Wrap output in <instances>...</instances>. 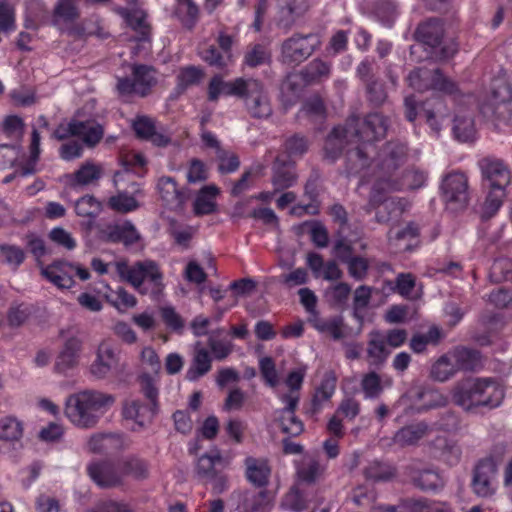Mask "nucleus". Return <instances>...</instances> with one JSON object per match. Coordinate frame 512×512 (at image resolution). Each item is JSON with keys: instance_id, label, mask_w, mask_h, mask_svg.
Masks as SVG:
<instances>
[{"instance_id": "nucleus-7", "label": "nucleus", "mask_w": 512, "mask_h": 512, "mask_svg": "<svg viewBox=\"0 0 512 512\" xmlns=\"http://www.w3.org/2000/svg\"><path fill=\"white\" fill-rule=\"evenodd\" d=\"M389 190L392 189L381 181L375 182L367 204V212L375 210V219L380 224L399 222L406 208V200L399 197H389L387 195Z\"/></svg>"}, {"instance_id": "nucleus-48", "label": "nucleus", "mask_w": 512, "mask_h": 512, "mask_svg": "<svg viewBox=\"0 0 512 512\" xmlns=\"http://www.w3.org/2000/svg\"><path fill=\"white\" fill-rule=\"evenodd\" d=\"M123 414L125 418L133 419L139 426H143L152 418L154 411L152 408L140 405L135 400H129L124 405Z\"/></svg>"}, {"instance_id": "nucleus-26", "label": "nucleus", "mask_w": 512, "mask_h": 512, "mask_svg": "<svg viewBox=\"0 0 512 512\" xmlns=\"http://www.w3.org/2000/svg\"><path fill=\"white\" fill-rule=\"evenodd\" d=\"M24 435V423L13 415L0 418V441L10 446H16Z\"/></svg>"}, {"instance_id": "nucleus-42", "label": "nucleus", "mask_w": 512, "mask_h": 512, "mask_svg": "<svg viewBox=\"0 0 512 512\" xmlns=\"http://www.w3.org/2000/svg\"><path fill=\"white\" fill-rule=\"evenodd\" d=\"M200 58L210 67L224 70L233 60L216 45H210L199 52Z\"/></svg>"}, {"instance_id": "nucleus-19", "label": "nucleus", "mask_w": 512, "mask_h": 512, "mask_svg": "<svg viewBox=\"0 0 512 512\" xmlns=\"http://www.w3.org/2000/svg\"><path fill=\"white\" fill-rule=\"evenodd\" d=\"M255 85H251L246 90L244 100L249 114L254 118H267L272 113V108L263 84L257 80H251Z\"/></svg>"}, {"instance_id": "nucleus-32", "label": "nucleus", "mask_w": 512, "mask_h": 512, "mask_svg": "<svg viewBox=\"0 0 512 512\" xmlns=\"http://www.w3.org/2000/svg\"><path fill=\"white\" fill-rule=\"evenodd\" d=\"M270 62L271 51L269 47L263 43L250 44L243 56V65L249 68H257L269 64Z\"/></svg>"}, {"instance_id": "nucleus-53", "label": "nucleus", "mask_w": 512, "mask_h": 512, "mask_svg": "<svg viewBox=\"0 0 512 512\" xmlns=\"http://www.w3.org/2000/svg\"><path fill=\"white\" fill-rule=\"evenodd\" d=\"M351 294V286L347 282H338L326 290L328 301L335 307L344 308Z\"/></svg>"}, {"instance_id": "nucleus-39", "label": "nucleus", "mask_w": 512, "mask_h": 512, "mask_svg": "<svg viewBox=\"0 0 512 512\" xmlns=\"http://www.w3.org/2000/svg\"><path fill=\"white\" fill-rule=\"evenodd\" d=\"M428 426L424 423H417L400 429L394 435V443L400 446L412 445L426 436Z\"/></svg>"}, {"instance_id": "nucleus-8", "label": "nucleus", "mask_w": 512, "mask_h": 512, "mask_svg": "<svg viewBox=\"0 0 512 512\" xmlns=\"http://www.w3.org/2000/svg\"><path fill=\"white\" fill-rule=\"evenodd\" d=\"M321 45L318 34L295 33L283 41L280 62L289 67H296L306 61Z\"/></svg>"}, {"instance_id": "nucleus-64", "label": "nucleus", "mask_w": 512, "mask_h": 512, "mask_svg": "<svg viewBox=\"0 0 512 512\" xmlns=\"http://www.w3.org/2000/svg\"><path fill=\"white\" fill-rule=\"evenodd\" d=\"M308 85L309 84L304 82V77L301 75V71H299L290 73L286 76L282 83L281 90L283 93H291L293 97H299L303 88Z\"/></svg>"}, {"instance_id": "nucleus-33", "label": "nucleus", "mask_w": 512, "mask_h": 512, "mask_svg": "<svg viewBox=\"0 0 512 512\" xmlns=\"http://www.w3.org/2000/svg\"><path fill=\"white\" fill-rule=\"evenodd\" d=\"M452 131L454 137L460 142L474 141L476 138L474 119L470 115L456 114L453 120Z\"/></svg>"}, {"instance_id": "nucleus-12", "label": "nucleus", "mask_w": 512, "mask_h": 512, "mask_svg": "<svg viewBox=\"0 0 512 512\" xmlns=\"http://www.w3.org/2000/svg\"><path fill=\"white\" fill-rule=\"evenodd\" d=\"M97 237L104 243L132 246L140 240V234L130 220L113 221L97 225Z\"/></svg>"}, {"instance_id": "nucleus-5", "label": "nucleus", "mask_w": 512, "mask_h": 512, "mask_svg": "<svg viewBox=\"0 0 512 512\" xmlns=\"http://www.w3.org/2000/svg\"><path fill=\"white\" fill-rule=\"evenodd\" d=\"M117 272L140 293H150L155 300L163 292V274L158 264L152 260L138 261L131 266L125 262H118Z\"/></svg>"}, {"instance_id": "nucleus-46", "label": "nucleus", "mask_w": 512, "mask_h": 512, "mask_svg": "<svg viewBox=\"0 0 512 512\" xmlns=\"http://www.w3.org/2000/svg\"><path fill=\"white\" fill-rule=\"evenodd\" d=\"M457 373L455 363L452 361L449 352L441 356L431 367V377L439 382L450 379Z\"/></svg>"}, {"instance_id": "nucleus-51", "label": "nucleus", "mask_w": 512, "mask_h": 512, "mask_svg": "<svg viewBox=\"0 0 512 512\" xmlns=\"http://www.w3.org/2000/svg\"><path fill=\"white\" fill-rule=\"evenodd\" d=\"M444 337L442 331L433 326L426 334H417L413 336L410 342L411 349L416 353H421L427 345H436Z\"/></svg>"}, {"instance_id": "nucleus-17", "label": "nucleus", "mask_w": 512, "mask_h": 512, "mask_svg": "<svg viewBox=\"0 0 512 512\" xmlns=\"http://www.w3.org/2000/svg\"><path fill=\"white\" fill-rule=\"evenodd\" d=\"M444 25L443 19L439 17L427 18L418 24L414 39L431 49L439 48L445 35Z\"/></svg>"}, {"instance_id": "nucleus-36", "label": "nucleus", "mask_w": 512, "mask_h": 512, "mask_svg": "<svg viewBox=\"0 0 512 512\" xmlns=\"http://www.w3.org/2000/svg\"><path fill=\"white\" fill-rule=\"evenodd\" d=\"M363 392L367 398L378 397L386 387L392 385L391 377L380 376L375 372L366 374L361 382Z\"/></svg>"}, {"instance_id": "nucleus-62", "label": "nucleus", "mask_w": 512, "mask_h": 512, "mask_svg": "<svg viewBox=\"0 0 512 512\" xmlns=\"http://www.w3.org/2000/svg\"><path fill=\"white\" fill-rule=\"evenodd\" d=\"M326 113V108L324 105L323 100L318 97L314 96L309 99H307L303 105L301 110L299 111V117L306 116L309 118L312 117H319L324 118Z\"/></svg>"}, {"instance_id": "nucleus-59", "label": "nucleus", "mask_w": 512, "mask_h": 512, "mask_svg": "<svg viewBox=\"0 0 512 512\" xmlns=\"http://www.w3.org/2000/svg\"><path fill=\"white\" fill-rule=\"evenodd\" d=\"M326 470V466L315 461L308 459L305 464L298 467V477L305 482H313L318 479Z\"/></svg>"}, {"instance_id": "nucleus-3", "label": "nucleus", "mask_w": 512, "mask_h": 512, "mask_svg": "<svg viewBox=\"0 0 512 512\" xmlns=\"http://www.w3.org/2000/svg\"><path fill=\"white\" fill-rule=\"evenodd\" d=\"M482 119L496 130L512 133V86L503 78L492 80L478 104Z\"/></svg>"}, {"instance_id": "nucleus-29", "label": "nucleus", "mask_w": 512, "mask_h": 512, "mask_svg": "<svg viewBox=\"0 0 512 512\" xmlns=\"http://www.w3.org/2000/svg\"><path fill=\"white\" fill-rule=\"evenodd\" d=\"M239 512H263L270 507L272 498L267 492L259 493L243 492L239 494Z\"/></svg>"}, {"instance_id": "nucleus-38", "label": "nucleus", "mask_w": 512, "mask_h": 512, "mask_svg": "<svg viewBox=\"0 0 512 512\" xmlns=\"http://www.w3.org/2000/svg\"><path fill=\"white\" fill-rule=\"evenodd\" d=\"M306 84L320 82L323 78H328L331 72V65L321 59H314L300 70Z\"/></svg>"}, {"instance_id": "nucleus-31", "label": "nucleus", "mask_w": 512, "mask_h": 512, "mask_svg": "<svg viewBox=\"0 0 512 512\" xmlns=\"http://www.w3.org/2000/svg\"><path fill=\"white\" fill-rule=\"evenodd\" d=\"M391 353L381 332L370 334V340L367 347V355L371 365L383 364Z\"/></svg>"}, {"instance_id": "nucleus-1", "label": "nucleus", "mask_w": 512, "mask_h": 512, "mask_svg": "<svg viewBox=\"0 0 512 512\" xmlns=\"http://www.w3.org/2000/svg\"><path fill=\"white\" fill-rule=\"evenodd\" d=\"M389 127V119L382 113L367 114L362 121L351 115L344 126H337L328 135L324 150L325 156L335 161L342 153L344 141H354L357 146L346 153V172L349 176L360 175L374 163L376 181L388 188L399 189V182L392 177L406 162L408 145L399 140L387 142L376 151V143L382 140Z\"/></svg>"}, {"instance_id": "nucleus-11", "label": "nucleus", "mask_w": 512, "mask_h": 512, "mask_svg": "<svg viewBox=\"0 0 512 512\" xmlns=\"http://www.w3.org/2000/svg\"><path fill=\"white\" fill-rule=\"evenodd\" d=\"M498 463L492 458L481 460L475 467L472 491L481 498H490L498 490Z\"/></svg>"}, {"instance_id": "nucleus-28", "label": "nucleus", "mask_w": 512, "mask_h": 512, "mask_svg": "<svg viewBox=\"0 0 512 512\" xmlns=\"http://www.w3.org/2000/svg\"><path fill=\"white\" fill-rule=\"evenodd\" d=\"M205 77L201 66L186 65L179 68L176 76V91L179 94L186 92L190 87L199 85Z\"/></svg>"}, {"instance_id": "nucleus-44", "label": "nucleus", "mask_w": 512, "mask_h": 512, "mask_svg": "<svg viewBox=\"0 0 512 512\" xmlns=\"http://www.w3.org/2000/svg\"><path fill=\"white\" fill-rule=\"evenodd\" d=\"M211 369V358L204 348H197L192 364L187 371V378L190 381L197 380Z\"/></svg>"}, {"instance_id": "nucleus-6", "label": "nucleus", "mask_w": 512, "mask_h": 512, "mask_svg": "<svg viewBox=\"0 0 512 512\" xmlns=\"http://www.w3.org/2000/svg\"><path fill=\"white\" fill-rule=\"evenodd\" d=\"M92 480L100 487L115 486L127 475L136 479L145 478L148 474L147 465L139 459H131L118 464L93 463L88 467Z\"/></svg>"}, {"instance_id": "nucleus-27", "label": "nucleus", "mask_w": 512, "mask_h": 512, "mask_svg": "<svg viewBox=\"0 0 512 512\" xmlns=\"http://www.w3.org/2000/svg\"><path fill=\"white\" fill-rule=\"evenodd\" d=\"M72 266L65 262H54L43 269V276L61 289H68L74 285V279L70 274Z\"/></svg>"}, {"instance_id": "nucleus-35", "label": "nucleus", "mask_w": 512, "mask_h": 512, "mask_svg": "<svg viewBox=\"0 0 512 512\" xmlns=\"http://www.w3.org/2000/svg\"><path fill=\"white\" fill-rule=\"evenodd\" d=\"M103 210V204L93 195H84L79 198L75 203V212L77 216L88 218L89 226H91L95 219Z\"/></svg>"}, {"instance_id": "nucleus-61", "label": "nucleus", "mask_w": 512, "mask_h": 512, "mask_svg": "<svg viewBox=\"0 0 512 512\" xmlns=\"http://www.w3.org/2000/svg\"><path fill=\"white\" fill-rule=\"evenodd\" d=\"M251 80L252 78L245 79L243 77H238L231 81L224 80V96L244 98L246 90L251 87V85H255Z\"/></svg>"}, {"instance_id": "nucleus-34", "label": "nucleus", "mask_w": 512, "mask_h": 512, "mask_svg": "<svg viewBox=\"0 0 512 512\" xmlns=\"http://www.w3.org/2000/svg\"><path fill=\"white\" fill-rule=\"evenodd\" d=\"M153 71L151 67L144 64H138L133 67L132 76L137 88V95L145 97L150 93L156 83Z\"/></svg>"}, {"instance_id": "nucleus-20", "label": "nucleus", "mask_w": 512, "mask_h": 512, "mask_svg": "<svg viewBox=\"0 0 512 512\" xmlns=\"http://www.w3.org/2000/svg\"><path fill=\"white\" fill-rule=\"evenodd\" d=\"M281 399L285 407L276 413V421L284 433L297 436L303 431V424L294 413L299 397L283 395Z\"/></svg>"}, {"instance_id": "nucleus-45", "label": "nucleus", "mask_w": 512, "mask_h": 512, "mask_svg": "<svg viewBox=\"0 0 512 512\" xmlns=\"http://www.w3.org/2000/svg\"><path fill=\"white\" fill-rule=\"evenodd\" d=\"M452 361L455 363L457 371L472 370L479 363V354L476 351L467 348H456L449 352Z\"/></svg>"}, {"instance_id": "nucleus-2", "label": "nucleus", "mask_w": 512, "mask_h": 512, "mask_svg": "<svg viewBox=\"0 0 512 512\" xmlns=\"http://www.w3.org/2000/svg\"><path fill=\"white\" fill-rule=\"evenodd\" d=\"M504 396L503 386L492 378H465L458 381L451 391L452 401L467 412L496 408Z\"/></svg>"}, {"instance_id": "nucleus-60", "label": "nucleus", "mask_w": 512, "mask_h": 512, "mask_svg": "<svg viewBox=\"0 0 512 512\" xmlns=\"http://www.w3.org/2000/svg\"><path fill=\"white\" fill-rule=\"evenodd\" d=\"M430 87L435 91L443 92L448 95H455L458 92L457 85L444 76L440 69H436L433 72Z\"/></svg>"}, {"instance_id": "nucleus-23", "label": "nucleus", "mask_w": 512, "mask_h": 512, "mask_svg": "<svg viewBox=\"0 0 512 512\" xmlns=\"http://www.w3.org/2000/svg\"><path fill=\"white\" fill-rule=\"evenodd\" d=\"M297 181V174L295 167L285 161L277 158L272 167L271 183L275 188V192H281L289 189L295 185Z\"/></svg>"}, {"instance_id": "nucleus-57", "label": "nucleus", "mask_w": 512, "mask_h": 512, "mask_svg": "<svg viewBox=\"0 0 512 512\" xmlns=\"http://www.w3.org/2000/svg\"><path fill=\"white\" fill-rule=\"evenodd\" d=\"M132 129L137 138L148 140L155 135V122L152 118L141 115L137 116L132 122Z\"/></svg>"}, {"instance_id": "nucleus-50", "label": "nucleus", "mask_w": 512, "mask_h": 512, "mask_svg": "<svg viewBox=\"0 0 512 512\" xmlns=\"http://www.w3.org/2000/svg\"><path fill=\"white\" fill-rule=\"evenodd\" d=\"M259 369L266 385L279 392L281 377L276 369L275 363L270 357H262L259 360Z\"/></svg>"}, {"instance_id": "nucleus-25", "label": "nucleus", "mask_w": 512, "mask_h": 512, "mask_svg": "<svg viewBox=\"0 0 512 512\" xmlns=\"http://www.w3.org/2000/svg\"><path fill=\"white\" fill-rule=\"evenodd\" d=\"M103 176V168L101 165L86 161L79 169L68 176V182L71 187L87 186L94 184Z\"/></svg>"}, {"instance_id": "nucleus-63", "label": "nucleus", "mask_w": 512, "mask_h": 512, "mask_svg": "<svg viewBox=\"0 0 512 512\" xmlns=\"http://www.w3.org/2000/svg\"><path fill=\"white\" fill-rule=\"evenodd\" d=\"M209 346L216 359H223L231 352V345L223 337V332H213L209 335Z\"/></svg>"}, {"instance_id": "nucleus-49", "label": "nucleus", "mask_w": 512, "mask_h": 512, "mask_svg": "<svg viewBox=\"0 0 512 512\" xmlns=\"http://www.w3.org/2000/svg\"><path fill=\"white\" fill-rule=\"evenodd\" d=\"M106 299L121 312L133 308L137 303L136 297L122 287H118L116 290L110 289L106 294Z\"/></svg>"}, {"instance_id": "nucleus-52", "label": "nucleus", "mask_w": 512, "mask_h": 512, "mask_svg": "<svg viewBox=\"0 0 512 512\" xmlns=\"http://www.w3.org/2000/svg\"><path fill=\"white\" fill-rule=\"evenodd\" d=\"M313 327L334 340H342L352 336L346 328L345 322H312Z\"/></svg>"}, {"instance_id": "nucleus-54", "label": "nucleus", "mask_w": 512, "mask_h": 512, "mask_svg": "<svg viewBox=\"0 0 512 512\" xmlns=\"http://www.w3.org/2000/svg\"><path fill=\"white\" fill-rule=\"evenodd\" d=\"M348 275L355 281H364L369 273L370 261L367 257L356 255L346 264Z\"/></svg>"}, {"instance_id": "nucleus-9", "label": "nucleus", "mask_w": 512, "mask_h": 512, "mask_svg": "<svg viewBox=\"0 0 512 512\" xmlns=\"http://www.w3.org/2000/svg\"><path fill=\"white\" fill-rule=\"evenodd\" d=\"M103 127L90 120L79 121L72 119L68 123L59 124L53 132L57 140H66L70 137H78L89 147L96 146L103 138Z\"/></svg>"}, {"instance_id": "nucleus-43", "label": "nucleus", "mask_w": 512, "mask_h": 512, "mask_svg": "<svg viewBox=\"0 0 512 512\" xmlns=\"http://www.w3.org/2000/svg\"><path fill=\"white\" fill-rule=\"evenodd\" d=\"M414 484L422 490L434 491L444 486L443 477L435 470L423 469L413 476Z\"/></svg>"}, {"instance_id": "nucleus-40", "label": "nucleus", "mask_w": 512, "mask_h": 512, "mask_svg": "<svg viewBox=\"0 0 512 512\" xmlns=\"http://www.w3.org/2000/svg\"><path fill=\"white\" fill-rule=\"evenodd\" d=\"M124 18L127 25L136 32L135 41H150V26L146 23L144 15L136 11H126Z\"/></svg>"}, {"instance_id": "nucleus-21", "label": "nucleus", "mask_w": 512, "mask_h": 512, "mask_svg": "<svg viewBox=\"0 0 512 512\" xmlns=\"http://www.w3.org/2000/svg\"><path fill=\"white\" fill-rule=\"evenodd\" d=\"M372 512H453L448 503L427 499L410 500L399 507L377 506Z\"/></svg>"}, {"instance_id": "nucleus-47", "label": "nucleus", "mask_w": 512, "mask_h": 512, "mask_svg": "<svg viewBox=\"0 0 512 512\" xmlns=\"http://www.w3.org/2000/svg\"><path fill=\"white\" fill-rule=\"evenodd\" d=\"M179 9L178 16L185 28L192 29L199 19V7L193 0H176Z\"/></svg>"}, {"instance_id": "nucleus-30", "label": "nucleus", "mask_w": 512, "mask_h": 512, "mask_svg": "<svg viewBox=\"0 0 512 512\" xmlns=\"http://www.w3.org/2000/svg\"><path fill=\"white\" fill-rule=\"evenodd\" d=\"M377 291L376 288L368 285L358 286L352 297V316L355 320H364L367 310L370 307L372 294Z\"/></svg>"}, {"instance_id": "nucleus-41", "label": "nucleus", "mask_w": 512, "mask_h": 512, "mask_svg": "<svg viewBox=\"0 0 512 512\" xmlns=\"http://www.w3.org/2000/svg\"><path fill=\"white\" fill-rule=\"evenodd\" d=\"M126 441L119 435H95L88 442L90 450L95 452L114 451L123 448Z\"/></svg>"}, {"instance_id": "nucleus-56", "label": "nucleus", "mask_w": 512, "mask_h": 512, "mask_svg": "<svg viewBox=\"0 0 512 512\" xmlns=\"http://www.w3.org/2000/svg\"><path fill=\"white\" fill-rule=\"evenodd\" d=\"M223 464V458L218 452L209 455H203L197 463V472L199 476L208 480L214 476L215 467Z\"/></svg>"}, {"instance_id": "nucleus-10", "label": "nucleus", "mask_w": 512, "mask_h": 512, "mask_svg": "<svg viewBox=\"0 0 512 512\" xmlns=\"http://www.w3.org/2000/svg\"><path fill=\"white\" fill-rule=\"evenodd\" d=\"M157 190L163 206L176 214H183L187 204L193 197L192 190L187 186H180L170 176H162L157 182Z\"/></svg>"}, {"instance_id": "nucleus-22", "label": "nucleus", "mask_w": 512, "mask_h": 512, "mask_svg": "<svg viewBox=\"0 0 512 512\" xmlns=\"http://www.w3.org/2000/svg\"><path fill=\"white\" fill-rule=\"evenodd\" d=\"M219 193V188L214 184L203 186L196 193L193 201L194 215L200 217L215 213L217 210L216 198Z\"/></svg>"}, {"instance_id": "nucleus-37", "label": "nucleus", "mask_w": 512, "mask_h": 512, "mask_svg": "<svg viewBox=\"0 0 512 512\" xmlns=\"http://www.w3.org/2000/svg\"><path fill=\"white\" fill-rule=\"evenodd\" d=\"M107 207L120 214H127L139 208L137 199L129 195L126 191H119L115 195L110 196L106 201Z\"/></svg>"}, {"instance_id": "nucleus-15", "label": "nucleus", "mask_w": 512, "mask_h": 512, "mask_svg": "<svg viewBox=\"0 0 512 512\" xmlns=\"http://www.w3.org/2000/svg\"><path fill=\"white\" fill-rule=\"evenodd\" d=\"M448 398L438 390H411L399 400V405L409 408L412 412H425L433 408L445 406Z\"/></svg>"}, {"instance_id": "nucleus-14", "label": "nucleus", "mask_w": 512, "mask_h": 512, "mask_svg": "<svg viewBox=\"0 0 512 512\" xmlns=\"http://www.w3.org/2000/svg\"><path fill=\"white\" fill-rule=\"evenodd\" d=\"M83 352V340L78 334H72L64 339L55 362L54 371L60 375H67L78 367Z\"/></svg>"}, {"instance_id": "nucleus-58", "label": "nucleus", "mask_w": 512, "mask_h": 512, "mask_svg": "<svg viewBox=\"0 0 512 512\" xmlns=\"http://www.w3.org/2000/svg\"><path fill=\"white\" fill-rule=\"evenodd\" d=\"M16 30L15 8L6 1L0 2V32L11 33Z\"/></svg>"}, {"instance_id": "nucleus-16", "label": "nucleus", "mask_w": 512, "mask_h": 512, "mask_svg": "<svg viewBox=\"0 0 512 512\" xmlns=\"http://www.w3.org/2000/svg\"><path fill=\"white\" fill-rule=\"evenodd\" d=\"M443 199L446 203L465 208L469 201L468 178L462 172L447 174L441 184Z\"/></svg>"}, {"instance_id": "nucleus-55", "label": "nucleus", "mask_w": 512, "mask_h": 512, "mask_svg": "<svg viewBox=\"0 0 512 512\" xmlns=\"http://www.w3.org/2000/svg\"><path fill=\"white\" fill-rule=\"evenodd\" d=\"M505 197L504 189L489 188L488 195L483 205V219L492 218L500 209L503 204V198Z\"/></svg>"}, {"instance_id": "nucleus-18", "label": "nucleus", "mask_w": 512, "mask_h": 512, "mask_svg": "<svg viewBox=\"0 0 512 512\" xmlns=\"http://www.w3.org/2000/svg\"><path fill=\"white\" fill-rule=\"evenodd\" d=\"M479 166L489 188L506 189L510 183V171L502 160L485 157L479 161Z\"/></svg>"}, {"instance_id": "nucleus-24", "label": "nucleus", "mask_w": 512, "mask_h": 512, "mask_svg": "<svg viewBox=\"0 0 512 512\" xmlns=\"http://www.w3.org/2000/svg\"><path fill=\"white\" fill-rule=\"evenodd\" d=\"M245 475L254 486L264 487L268 484L271 468L265 459L248 457L245 460Z\"/></svg>"}, {"instance_id": "nucleus-4", "label": "nucleus", "mask_w": 512, "mask_h": 512, "mask_svg": "<svg viewBox=\"0 0 512 512\" xmlns=\"http://www.w3.org/2000/svg\"><path fill=\"white\" fill-rule=\"evenodd\" d=\"M115 398L97 390H84L67 399L65 413L79 427H91L114 404Z\"/></svg>"}, {"instance_id": "nucleus-13", "label": "nucleus", "mask_w": 512, "mask_h": 512, "mask_svg": "<svg viewBox=\"0 0 512 512\" xmlns=\"http://www.w3.org/2000/svg\"><path fill=\"white\" fill-rule=\"evenodd\" d=\"M118 360L114 344L108 340H102L94 351V359L88 366V372L94 379H105L116 368Z\"/></svg>"}]
</instances>
